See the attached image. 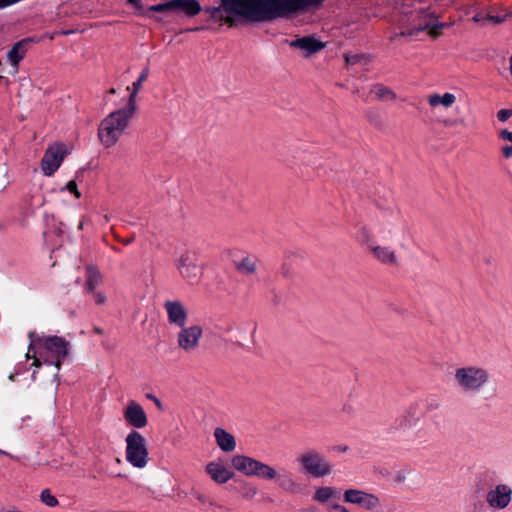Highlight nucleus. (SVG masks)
<instances>
[{"label": "nucleus", "mask_w": 512, "mask_h": 512, "mask_svg": "<svg viewBox=\"0 0 512 512\" xmlns=\"http://www.w3.org/2000/svg\"><path fill=\"white\" fill-rule=\"evenodd\" d=\"M426 101L433 110L441 108L447 111L456 103L457 97L451 92H434L427 95Z\"/></svg>", "instance_id": "nucleus-17"}, {"label": "nucleus", "mask_w": 512, "mask_h": 512, "mask_svg": "<svg viewBox=\"0 0 512 512\" xmlns=\"http://www.w3.org/2000/svg\"><path fill=\"white\" fill-rule=\"evenodd\" d=\"M94 297H95V302L97 304H103L106 300L105 296L102 293H96Z\"/></svg>", "instance_id": "nucleus-37"}, {"label": "nucleus", "mask_w": 512, "mask_h": 512, "mask_svg": "<svg viewBox=\"0 0 512 512\" xmlns=\"http://www.w3.org/2000/svg\"><path fill=\"white\" fill-rule=\"evenodd\" d=\"M150 461L146 438L138 431H130V465L145 468Z\"/></svg>", "instance_id": "nucleus-9"}, {"label": "nucleus", "mask_w": 512, "mask_h": 512, "mask_svg": "<svg viewBox=\"0 0 512 512\" xmlns=\"http://www.w3.org/2000/svg\"><path fill=\"white\" fill-rule=\"evenodd\" d=\"M233 468L246 477H257L265 481H275L284 491L294 492L297 483L290 472H279L274 466L259 461L253 457L237 454L231 459Z\"/></svg>", "instance_id": "nucleus-2"}, {"label": "nucleus", "mask_w": 512, "mask_h": 512, "mask_svg": "<svg viewBox=\"0 0 512 512\" xmlns=\"http://www.w3.org/2000/svg\"><path fill=\"white\" fill-rule=\"evenodd\" d=\"M316 0H222L219 13L242 16L250 21L271 22L277 19H291L307 11Z\"/></svg>", "instance_id": "nucleus-1"}, {"label": "nucleus", "mask_w": 512, "mask_h": 512, "mask_svg": "<svg viewBox=\"0 0 512 512\" xmlns=\"http://www.w3.org/2000/svg\"><path fill=\"white\" fill-rule=\"evenodd\" d=\"M443 124H444V126L449 127V126H452L454 124V122L450 119H446L443 121Z\"/></svg>", "instance_id": "nucleus-41"}, {"label": "nucleus", "mask_w": 512, "mask_h": 512, "mask_svg": "<svg viewBox=\"0 0 512 512\" xmlns=\"http://www.w3.org/2000/svg\"><path fill=\"white\" fill-rule=\"evenodd\" d=\"M149 75V69L146 67L140 73L138 79L133 83V89L130 93V114L136 110V105L134 101V97L137 95L139 90L141 89L142 83L146 81Z\"/></svg>", "instance_id": "nucleus-26"}, {"label": "nucleus", "mask_w": 512, "mask_h": 512, "mask_svg": "<svg viewBox=\"0 0 512 512\" xmlns=\"http://www.w3.org/2000/svg\"><path fill=\"white\" fill-rule=\"evenodd\" d=\"M473 20H474L475 22H478V21H480V17H479L478 15H476V16H474V17H473Z\"/></svg>", "instance_id": "nucleus-45"}, {"label": "nucleus", "mask_w": 512, "mask_h": 512, "mask_svg": "<svg viewBox=\"0 0 512 512\" xmlns=\"http://www.w3.org/2000/svg\"><path fill=\"white\" fill-rule=\"evenodd\" d=\"M396 231V225H383L379 228V234L386 240L394 239Z\"/></svg>", "instance_id": "nucleus-30"}, {"label": "nucleus", "mask_w": 512, "mask_h": 512, "mask_svg": "<svg viewBox=\"0 0 512 512\" xmlns=\"http://www.w3.org/2000/svg\"><path fill=\"white\" fill-rule=\"evenodd\" d=\"M151 10L156 12H163L167 10H173V1L170 0L166 3L157 4L151 7Z\"/></svg>", "instance_id": "nucleus-32"}, {"label": "nucleus", "mask_w": 512, "mask_h": 512, "mask_svg": "<svg viewBox=\"0 0 512 512\" xmlns=\"http://www.w3.org/2000/svg\"><path fill=\"white\" fill-rule=\"evenodd\" d=\"M66 189L75 195L76 198L81 197V193L78 191L77 184L74 180H71L67 183Z\"/></svg>", "instance_id": "nucleus-34"}, {"label": "nucleus", "mask_w": 512, "mask_h": 512, "mask_svg": "<svg viewBox=\"0 0 512 512\" xmlns=\"http://www.w3.org/2000/svg\"><path fill=\"white\" fill-rule=\"evenodd\" d=\"M31 342L26 358L33 359L32 365L41 366V360L46 364L55 365L60 369L62 362L68 357L70 352V342L58 336H43L33 338V333L29 334Z\"/></svg>", "instance_id": "nucleus-3"}, {"label": "nucleus", "mask_w": 512, "mask_h": 512, "mask_svg": "<svg viewBox=\"0 0 512 512\" xmlns=\"http://www.w3.org/2000/svg\"><path fill=\"white\" fill-rule=\"evenodd\" d=\"M498 140L501 142V153L504 158L512 157V131L501 129L498 132Z\"/></svg>", "instance_id": "nucleus-24"}, {"label": "nucleus", "mask_w": 512, "mask_h": 512, "mask_svg": "<svg viewBox=\"0 0 512 512\" xmlns=\"http://www.w3.org/2000/svg\"><path fill=\"white\" fill-rule=\"evenodd\" d=\"M173 9L183 11L187 16H195L201 11V6L196 0H172Z\"/></svg>", "instance_id": "nucleus-22"}, {"label": "nucleus", "mask_w": 512, "mask_h": 512, "mask_svg": "<svg viewBox=\"0 0 512 512\" xmlns=\"http://www.w3.org/2000/svg\"><path fill=\"white\" fill-rule=\"evenodd\" d=\"M19 0H0V8H4V7H7L9 5H12L16 2H18Z\"/></svg>", "instance_id": "nucleus-39"}, {"label": "nucleus", "mask_w": 512, "mask_h": 512, "mask_svg": "<svg viewBox=\"0 0 512 512\" xmlns=\"http://www.w3.org/2000/svg\"><path fill=\"white\" fill-rule=\"evenodd\" d=\"M443 28V25L440 24V25H437V26H434L430 29L429 31V34L432 35V36H438L441 34V30Z\"/></svg>", "instance_id": "nucleus-36"}, {"label": "nucleus", "mask_w": 512, "mask_h": 512, "mask_svg": "<svg viewBox=\"0 0 512 512\" xmlns=\"http://www.w3.org/2000/svg\"><path fill=\"white\" fill-rule=\"evenodd\" d=\"M359 59H360V57L357 55L347 56L346 62H347V64H355L359 61Z\"/></svg>", "instance_id": "nucleus-38"}, {"label": "nucleus", "mask_w": 512, "mask_h": 512, "mask_svg": "<svg viewBox=\"0 0 512 512\" xmlns=\"http://www.w3.org/2000/svg\"><path fill=\"white\" fill-rule=\"evenodd\" d=\"M68 151L63 143H53L50 145L41 160V169L45 176H52L62 164Z\"/></svg>", "instance_id": "nucleus-11"}, {"label": "nucleus", "mask_w": 512, "mask_h": 512, "mask_svg": "<svg viewBox=\"0 0 512 512\" xmlns=\"http://www.w3.org/2000/svg\"><path fill=\"white\" fill-rule=\"evenodd\" d=\"M236 269L244 275H251L256 272L257 259L252 256H245L236 263Z\"/></svg>", "instance_id": "nucleus-25"}, {"label": "nucleus", "mask_w": 512, "mask_h": 512, "mask_svg": "<svg viewBox=\"0 0 512 512\" xmlns=\"http://www.w3.org/2000/svg\"><path fill=\"white\" fill-rule=\"evenodd\" d=\"M174 267L179 276L191 284L198 283L204 272L198 253L192 249L179 251L174 259Z\"/></svg>", "instance_id": "nucleus-7"}, {"label": "nucleus", "mask_w": 512, "mask_h": 512, "mask_svg": "<svg viewBox=\"0 0 512 512\" xmlns=\"http://www.w3.org/2000/svg\"><path fill=\"white\" fill-rule=\"evenodd\" d=\"M147 398L153 401L156 398V396L153 394H147Z\"/></svg>", "instance_id": "nucleus-44"}, {"label": "nucleus", "mask_w": 512, "mask_h": 512, "mask_svg": "<svg viewBox=\"0 0 512 512\" xmlns=\"http://www.w3.org/2000/svg\"><path fill=\"white\" fill-rule=\"evenodd\" d=\"M490 371L481 365L465 364L454 369V386L465 395L477 394L483 391L491 382Z\"/></svg>", "instance_id": "nucleus-4"}, {"label": "nucleus", "mask_w": 512, "mask_h": 512, "mask_svg": "<svg viewBox=\"0 0 512 512\" xmlns=\"http://www.w3.org/2000/svg\"><path fill=\"white\" fill-rule=\"evenodd\" d=\"M86 274H87L86 289L89 292H93L95 287L100 282V275H99L98 271L95 268L90 267V266L87 267Z\"/></svg>", "instance_id": "nucleus-28"}, {"label": "nucleus", "mask_w": 512, "mask_h": 512, "mask_svg": "<svg viewBox=\"0 0 512 512\" xmlns=\"http://www.w3.org/2000/svg\"><path fill=\"white\" fill-rule=\"evenodd\" d=\"M512 501V487L508 484L498 483L491 486L485 494V502L493 511L506 509Z\"/></svg>", "instance_id": "nucleus-10"}, {"label": "nucleus", "mask_w": 512, "mask_h": 512, "mask_svg": "<svg viewBox=\"0 0 512 512\" xmlns=\"http://www.w3.org/2000/svg\"><path fill=\"white\" fill-rule=\"evenodd\" d=\"M296 462L302 471L312 478H325L332 474L334 465L316 449H307L301 452Z\"/></svg>", "instance_id": "nucleus-6"}, {"label": "nucleus", "mask_w": 512, "mask_h": 512, "mask_svg": "<svg viewBox=\"0 0 512 512\" xmlns=\"http://www.w3.org/2000/svg\"><path fill=\"white\" fill-rule=\"evenodd\" d=\"M168 323L174 327H183L188 321V310L180 300H167L163 304Z\"/></svg>", "instance_id": "nucleus-13"}, {"label": "nucleus", "mask_w": 512, "mask_h": 512, "mask_svg": "<svg viewBox=\"0 0 512 512\" xmlns=\"http://www.w3.org/2000/svg\"><path fill=\"white\" fill-rule=\"evenodd\" d=\"M343 502L370 512H378L382 507L377 494L355 487L343 491Z\"/></svg>", "instance_id": "nucleus-8"}, {"label": "nucleus", "mask_w": 512, "mask_h": 512, "mask_svg": "<svg viewBox=\"0 0 512 512\" xmlns=\"http://www.w3.org/2000/svg\"><path fill=\"white\" fill-rule=\"evenodd\" d=\"M340 496V490L335 486L321 485L314 488L312 500L319 505H331L338 500Z\"/></svg>", "instance_id": "nucleus-16"}, {"label": "nucleus", "mask_w": 512, "mask_h": 512, "mask_svg": "<svg viewBox=\"0 0 512 512\" xmlns=\"http://www.w3.org/2000/svg\"><path fill=\"white\" fill-rule=\"evenodd\" d=\"M371 93L381 101H393L396 98V94L390 88L383 85L374 86Z\"/></svg>", "instance_id": "nucleus-27"}, {"label": "nucleus", "mask_w": 512, "mask_h": 512, "mask_svg": "<svg viewBox=\"0 0 512 512\" xmlns=\"http://www.w3.org/2000/svg\"><path fill=\"white\" fill-rule=\"evenodd\" d=\"M26 52H27V49H26L25 41H19L8 52V60L13 65L15 72H17L19 62L25 57Z\"/></svg>", "instance_id": "nucleus-23"}, {"label": "nucleus", "mask_w": 512, "mask_h": 512, "mask_svg": "<svg viewBox=\"0 0 512 512\" xmlns=\"http://www.w3.org/2000/svg\"><path fill=\"white\" fill-rule=\"evenodd\" d=\"M251 490H252L253 494H256V493H257V489H256L255 487H254V488H252Z\"/></svg>", "instance_id": "nucleus-46"}, {"label": "nucleus", "mask_w": 512, "mask_h": 512, "mask_svg": "<svg viewBox=\"0 0 512 512\" xmlns=\"http://www.w3.org/2000/svg\"><path fill=\"white\" fill-rule=\"evenodd\" d=\"M426 28H428V24H426V25H424V26H419V27L417 28V31H422V30H424V29H426Z\"/></svg>", "instance_id": "nucleus-43"}, {"label": "nucleus", "mask_w": 512, "mask_h": 512, "mask_svg": "<svg viewBox=\"0 0 512 512\" xmlns=\"http://www.w3.org/2000/svg\"><path fill=\"white\" fill-rule=\"evenodd\" d=\"M40 500L48 507H56L59 505L58 499L52 494L51 490L46 488L40 493Z\"/></svg>", "instance_id": "nucleus-29"}, {"label": "nucleus", "mask_w": 512, "mask_h": 512, "mask_svg": "<svg viewBox=\"0 0 512 512\" xmlns=\"http://www.w3.org/2000/svg\"><path fill=\"white\" fill-rule=\"evenodd\" d=\"M153 402L155 403L158 409H162V403L157 397L153 400Z\"/></svg>", "instance_id": "nucleus-40"}, {"label": "nucleus", "mask_w": 512, "mask_h": 512, "mask_svg": "<svg viewBox=\"0 0 512 512\" xmlns=\"http://www.w3.org/2000/svg\"><path fill=\"white\" fill-rule=\"evenodd\" d=\"M195 498L198 500L199 503L201 504H209V505H212V501L207 497L205 496L204 494L202 493H195Z\"/></svg>", "instance_id": "nucleus-35"}, {"label": "nucleus", "mask_w": 512, "mask_h": 512, "mask_svg": "<svg viewBox=\"0 0 512 512\" xmlns=\"http://www.w3.org/2000/svg\"><path fill=\"white\" fill-rule=\"evenodd\" d=\"M327 512H352L350 509L347 508L344 504H341L339 502H335L328 506Z\"/></svg>", "instance_id": "nucleus-31"}, {"label": "nucleus", "mask_w": 512, "mask_h": 512, "mask_svg": "<svg viewBox=\"0 0 512 512\" xmlns=\"http://www.w3.org/2000/svg\"><path fill=\"white\" fill-rule=\"evenodd\" d=\"M292 46L302 49L308 53V55L320 51L324 48V44L311 37H303L293 41Z\"/></svg>", "instance_id": "nucleus-21"}, {"label": "nucleus", "mask_w": 512, "mask_h": 512, "mask_svg": "<svg viewBox=\"0 0 512 512\" xmlns=\"http://www.w3.org/2000/svg\"><path fill=\"white\" fill-rule=\"evenodd\" d=\"M205 472L217 484H224L234 476L233 471L222 459H216L206 464Z\"/></svg>", "instance_id": "nucleus-15"}, {"label": "nucleus", "mask_w": 512, "mask_h": 512, "mask_svg": "<svg viewBox=\"0 0 512 512\" xmlns=\"http://www.w3.org/2000/svg\"><path fill=\"white\" fill-rule=\"evenodd\" d=\"M214 437L218 447L224 452H232L236 449V440L234 436L223 428L214 430Z\"/></svg>", "instance_id": "nucleus-19"}, {"label": "nucleus", "mask_w": 512, "mask_h": 512, "mask_svg": "<svg viewBox=\"0 0 512 512\" xmlns=\"http://www.w3.org/2000/svg\"><path fill=\"white\" fill-rule=\"evenodd\" d=\"M179 328L180 331L177 334L178 347L186 353L196 351L203 336L202 326L194 324L189 327L183 326Z\"/></svg>", "instance_id": "nucleus-12"}, {"label": "nucleus", "mask_w": 512, "mask_h": 512, "mask_svg": "<svg viewBox=\"0 0 512 512\" xmlns=\"http://www.w3.org/2000/svg\"><path fill=\"white\" fill-rule=\"evenodd\" d=\"M123 413H124V417L126 419H128V407L124 408Z\"/></svg>", "instance_id": "nucleus-42"}, {"label": "nucleus", "mask_w": 512, "mask_h": 512, "mask_svg": "<svg viewBox=\"0 0 512 512\" xmlns=\"http://www.w3.org/2000/svg\"><path fill=\"white\" fill-rule=\"evenodd\" d=\"M353 237L361 246L366 247L367 251L370 249L371 244L377 242L374 239L373 233L366 225L357 226Z\"/></svg>", "instance_id": "nucleus-20"}, {"label": "nucleus", "mask_w": 512, "mask_h": 512, "mask_svg": "<svg viewBox=\"0 0 512 512\" xmlns=\"http://www.w3.org/2000/svg\"><path fill=\"white\" fill-rule=\"evenodd\" d=\"M367 252L376 262L382 265L397 267L400 264L399 256L396 250L391 246L382 245L376 242L375 244H371V247Z\"/></svg>", "instance_id": "nucleus-14"}, {"label": "nucleus", "mask_w": 512, "mask_h": 512, "mask_svg": "<svg viewBox=\"0 0 512 512\" xmlns=\"http://www.w3.org/2000/svg\"><path fill=\"white\" fill-rule=\"evenodd\" d=\"M128 125V111L120 109L104 118L98 128V137L105 147L113 146Z\"/></svg>", "instance_id": "nucleus-5"}, {"label": "nucleus", "mask_w": 512, "mask_h": 512, "mask_svg": "<svg viewBox=\"0 0 512 512\" xmlns=\"http://www.w3.org/2000/svg\"><path fill=\"white\" fill-rule=\"evenodd\" d=\"M129 1H130V4H132V3H135V2H136V0H129Z\"/></svg>", "instance_id": "nucleus-47"}, {"label": "nucleus", "mask_w": 512, "mask_h": 512, "mask_svg": "<svg viewBox=\"0 0 512 512\" xmlns=\"http://www.w3.org/2000/svg\"><path fill=\"white\" fill-rule=\"evenodd\" d=\"M512 116V110L501 109L497 112V118L501 122H506Z\"/></svg>", "instance_id": "nucleus-33"}, {"label": "nucleus", "mask_w": 512, "mask_h": 512, "mask_svg": "<svg viewBox=\"0 0 512 512\" xmlns=\"http://www.w3.org/2000/svg\"><path fill=\"white\" fill-rule=\"evenodd\" d=\"M148 423V416L144 408L138 402L130 401V427L143 429Z\"/></svg>", "instance_id": "nucleus-18"}]
</instances>
